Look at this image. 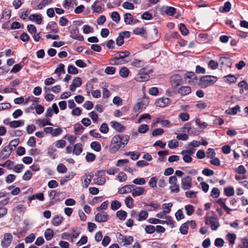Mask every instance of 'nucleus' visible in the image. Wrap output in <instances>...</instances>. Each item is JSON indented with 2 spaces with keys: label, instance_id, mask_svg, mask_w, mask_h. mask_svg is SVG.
Here are the masks:
<instances>
[{
  "label": "nucleus",
  "instance_id": "1",
  "mask_svg": "<svg viewBox=\"0 0 248 248\" xmlns=\"http://www.w3.org/2000/svg\"><path fill=\"white\" fill-rule=\"evenodd\" d=\"M217 80V78L215 76H205L201 78L199 80V85L201 88H205L210 86Z\"/></svg>",
  "mask_w": 248,
  "mask_h": 248
},
{
  "label": "nucleus",
  "instance_id": "2",
  "mask_svg": "<svg viewBox=\"0 0 248 248\" xmlns=\"http://www.w3.org/2000/svg\"><path fill=\"white\" fill-rule=\"evenodd\" d=\"M122 142V141H121L120 136L117 135L114 136L111 141L109 146V152L111 153H114L121 147H123Z\"/></svg>",
  "mask_w": 248,
  "mask_h": 248
},
{
  "label": "nucleus",
  "instance_id": "3",
  "mask_svg": "<svg viewBox=\"0 0 248 248\" xmlns=\"http://www.w3.org/2000/svg\"><path fill=\"white\" fill-rule=\"evenodd\" d=\"M205 223L207 225H210L213 231L217 230L220 225L217 216L206 217Z\"/></svg>",
  "mask_w": 248,
  "mask_h": 248
},
{
  "label": "nucleus",
  "instance_id": "4",
  "mask_svg": "<svg viewBox=\"0 0 248 248\" xmlns=\"http://www.w3.org/2000/svg\"><path fill=\"white\" fill-rule=\"evenodd\" d=\"M68 31L70 33V37L72 38L80 41L84 40L83 36L79 34L78 29L77 26L69 27Z\"/></svg>",
  "mask_w": 248,
  "mask_h": 248
},
{
  "label": "nucleus",
  "instance_id": "5",
  "mask_svg": "<svg viewBox=\"0 0 248 248\" xmlns=\"http://www.w3.org/2000/svg\"><path fill=\"white\" fill-rule=\"evenodd\" d=\"M118 242L120 244L124 243V245H129L133 241V237L132 236H124L120 233H117Z\"/></svg>",
  "mask_w": 248,
  "mask_h": 248
},
{
  "label": "nucleus",
  "instance_id": "6",
  "mask_svg": "<svg viewBox=\"0 0 248 248\" xmlns=\"http://www.w3.org/2000/svg\"><path fill=\"white\" fill-rule=\"evenodd\" d=\"M152 72V71L150 70L148 72H145L144 68H141L140 70V72L138 73L135 78V79L139 82H144L147 81L150 77L149 73Z\"/></svg>",
  "mask_w": 248,
  "mask_h": 248
},
{
  "label": "nucleus",
  "instance_id": "7",
  "mask_svg": "<svg viewBox=\"0 0 248 248\" xmlns=\"http://www.w3.org/2000/svg\"><path fill=\"white\" fill-rule=\"evenodd\" d=\"M13 239V236L10 233H6L4 234L3 238L1 242V246L3 248H8Z\"/></svg>",
  "mask_w": 248,
  "mask_h": 248
},
{
  "label": "nucleus",
  "instance_id": "8",
  "mask_svg": "<svg viewBox=\"0 0 248 248\" xmlns=\"http://www.w3.org/2000/svg\"><path fill=\"white\" fill-rule=\"evenodd\" d=\"M14 150L13 148H10V146L7 145L1 150L0 153V157L2 160L7 159L9 157L11 153Z\"/></svg>",
  "mask_w": 248,
  "mask_h": 248
},
{
  "label": "nucleus",
  "instance_id": "9",
  "mask_svg": "<svg viewBox=\"0 0 248 248\" xmlns=\"http://www.w3.org/2000/svg\"><path fill=\"white\" fill-rule=\"evenodd\" d=\"M192 186V178L189 176H186L182 179L181 187L184 190L189 189Z\"/></svg>",
  "mask_w": 248,
  "mask_h": 248
},
{
  "label": "nucleus",
  "instance_id": "10",
  "mask_svg": "<svg viewBox=\"0 0 248 248\" xmlns=\"http://www.w3.org/2000/svg\"><path fill=\"white\" fill-rule=\"evenodd\" d=\"M109 218V215L107 213L102 212L97 213L95 217V221L98 222H107Z\"/></svg>",
  "mask_w": 248,
  "mask_h": 248
},
{
  "label": "nucleus",
  "instance_id": "11",
  "mask_svg": "<svg viewBox=\"0 0 248 248\" xmlns=\"http://www.w3.org/2000/svg\"><path fill=\"white\" fill-rule=\"evenodd\" d=\"M185 79L186 80L188 79L187 82L191 85L194 84L198 80V78L194 72H187L186 73Z\"/></svg>",
  "mask_w": 248,
  "mask_h": 248
},
{
  "label": "nucleus",
  "instance_id": "12",
  "mask_svg": "<svg viewBox=\"0 0 248 248\" xmlns=\"http://www.w3.org/2000/svg\"><path fill=\"white\" fill-rule=\"evenodd\" d=\"M182 81V78L179 75H174L170 77V82L173 88L179 86Z\"/></svg>",
  "mask_w": 248,
  "mask_h": 248
},
{
  "label": "nucleus",
  "instance_id": "13",
  "mask_svg": "<svg viewBox=\"0 0 248 248\" xmlns=\"http://www.w3.org/2000/svg\"><path fill=\"white\" fill-rule=\"evenodd\" d=\"M102 5L99 0H96L92 5V9L93 13H101L103 12Z\"/></svg>",
  "mask_w": 248,
  "mask_h": 248
},
{
  "label": "nucleus",
  "instance_id": "14",
  "mask_svg": "<svg viewBox=\"0 0 248 248\" xmlns=\"http://www.w3.org/2000/svg\"><path fill=\"white\" fill-rule=\"evenodd\" d=\"M170 103V99L169 98L162 97L156 101L155 104L157 106L163 108L167 106Z\"/></svg>",
  "mask_w": 248,
  "mask_h": 248
},
{
  "label": "nucleus",
  "instance_id": "15",
  "mask_svg": "<svg viewBox=\"0 0 248 248\" xmlns=\"http://www.w3.org/2000/svg\"><path fill=\"white\" fill-rule=\"evenodd\" d=\"M132 188V196L134 197H136L137 196H139L142 195L145 191L144 187L140 186L138 187L136 186L135 185H134V187Z\"/></svg>",
  "mask_w": 248,
  "mask_h": 248
},
{
  "label": "nucleus",
  "instance_id": "16",
  "mask_svg": "<svg viewBox=\"0 0 248 248\" xmlns=\"http://www.w3.org/2000/svg\"><path fill=\"white\" fill-rule=\"evenodd\" d=\"M134 187V185H127L122 187L118 191V193L120 194H124L132 192L133 188Z\"/></svg>",
  "mask_w": 248,
  "mask_h": 248
},
{
  "label": "nucleus",
  "instance_id": "17",
  "mask_svg": "<svg viewBox=\"0 0 248 248\" xmlns=\"http://www.w3.org/2000/svg\"><path fill=\"white\" fill-rule=\"evenodd\" d=\"M110 124L113 128L119 132H122L125 129L124 126L117 122L112 121L110 123Z\"/></svg>",
  "mask_w": 248,
  "mask_h": 248
},
{
  "label": "nucleus",
  "instance_id": "18",
  "mask_svg": "<svg viewBox=\"0 0 248 248\" xmlns=\"http://www.w3.org/2000/svg\"><path fill=\"white\" fill-rule=\"evenodd\" d=\"M191 92V88L189 86H182L178 91V93L182 95H186L190 93Z\"/></svg>",
  "mask_w": 248,
  "mask_h": 248
},
{
  "label": "nucleus",
  "instance_id": "19",
  "mask_svg": "<svg viewBox=\"0 0 248 248\" xmlns=\"http://www.w3.org/2000/svg\"><path fill=\"white\" fill-rule=\"evenodd\" d=\"M29 19L32 21H35L37 24H41L42 19L41 16L38 14H32L29 17Z\"/></svg>",
  "mask_w": 248,
  "mask_h": 248
},
{
  "label": "nucleus",
  "instance_id": "20",
  "mask_svg": "<svg viewBox=\"0 0 248 248\" xmlns=\"http://www.w3.org/2000/svg\"><path fill=\"white\" fill-rule=\"evenodd\" d=\"M221 65H226L228 67H231L232 64L231 60L226 57H221L219 60Z\"/></svg>",
  "mask_w": 248,
  "mask_h": 248
},
{
  "label": "nucleus",
  "instance_id": "21",
  "mask_svg": "<svg viewBox=\"0 0 248 248\" xmlns=\"http://www.w3.org/2000/svg\"><path fill=\"white\" fill-rule=\"evenodd\" d=\"M82 151V145L78 143H77L75 146L73 150V153L76 155H79Z\"/></svg>",
  "mask_w": 248,
  "mask_h": 248
},
{
  "label": "nucleus",
  "instance_id": "22",
  "mask_svg": "<svg viewBox=\"0 0 248 248\" xmlns=\"http://www.w3.org/2000/svg\"><path fill=\"white\" fill-rule=\"evenodd\" d=\"M24 124L23 120L13 121L9 123L10 126L12 128H16Z\"/></svg>",
  "mask_w": 248,
  "mask_h": 248
},
{
  "label": "nucleus",
  "instance_id": "23",
  "mask_svg": "<svg viewBox=\"0 0 248 248\" xmlns=\"http://www.w3.org/2000/svg\"><path fill=\"white\" fill-rule=\"evenodd\" d=\"M62 220L63 217H62L57 215L53 218L52 223L53 225L58 226L62 223Z\"/></svg>",
  "mask_w": 248,
  "mask_h": 248
},
{
  "label": "nucleus",
  "instance_id": "24",
  "mask_svg": "<svg viewBox=\"0 0 248 248\" xmlns=\"http://www.w3.org/2000/svg\"><path fill=\"white\" fill-rule=\"evenodd\" d=\"M225 81L229 84L233 83L236 82V77L232 75H229L224 77Z\"/></svg>",
  "mask_w": 248,
  "mask_h": 248
},
{
  "label": "nucleus",
  "instance_id": "25",
  "mask_svg": "<svg viewBox=\"0 0 248 248\" xmlns=\"http://www.w3.org/2000/svg\"><path fill=\"white\" fill-rule=\"evenodd\" d=\"M124 21L126 24H131L133 20V16L130 13H126L124 15Z\"/></svg>",
  "mask_w": 248,
  "mask_h": 248
},
{
  "label": "nucleus",
  "instance_id": "26",
  "mask_svg": "<svg viewBox=\"0 0 248 248\" xmlns=\"http://www.w3.org/2000/svg\"><path fill=\"white\" fill-rule=\"evenodd\" d=\"M231 8V3L227 1L225 3L224 6L220 7L219 11L220 12H228L230 11Z\"/></svg>",
  "mask_w": 248,
  "mask_h": 248
},
{
  "label": "nucleus",
  "instance_id": "27",
  "mask_svg": "<svg viewBox=\"0 0 248 248\" xmlns=\"http://www.w3.org/2000/svg\"><path fill=\"white\" fill-rule=\"evenodd\" d=\"M148 217V213L145 210L141 211L139 214L138 220L140 221L145 220Z\"/></svg>",
  "mask_w": 248,
  "mask_h": 248
},
{
  "label": "nucleus",
  "instance_id": "28",
  "mask_svg": "<svg viewBox=\"0 0 248 248\" xmlns=\"http://www.w3.org/2000/svg\"><path fill=\"white\" fill-rule=\"evenodd\" d=\"M53 234V231L51 229H46L44 234L46 239L48 241L51 240L52 238Z\"/></svg>",
  "mask_w": 248,
  "mask_h": 248
},
{
  "label": "nucleus",
  "instance_id": "29",
  "mask_svg": "<svg viewBox=\"0 0 248 248\" xmlns=\"http://www.w3.org/2000/svg\"><path fill=\"white\" fill-rule=\"evenodd\" d=\"M91 147L96 152H99L101 149L100 144L97 141H93L91 143Z\"/></svg>",
  "mask_w": 248,
  "mask_h": 248
},
{
  "label": "nucleus",
  "instance_id": "30",
  "mask_svg": "<svg viewBox=\"0 0 248 248\" xmlns=\"http://www.w3.org/2000/svg\"><path fill=\"white\" fill-rule=\"evenodd\" d=\"M133 33L136 35L144 36L146 32L143 28H137L133 30Z\"/></svg>",
  "mask_w": 248,
  "mask_h": 248
},
{
  "label": "nucleus",
  "instance_id": "31",
  "mask_svg": "<svg viewBox=\"0 0 248 248\" xmlns=\"http://www.w3.org/2000/svg\"><path fill=\"white\" fill-rule=\"evenodd\" d=\"M172 204L171 203L163 204L162 206L163 213L164 214H167L170 213V208L172 207Z\"/></svg>",
  "mask_w": 248,
  "mask_h": 248
},
{
  "label": "nucleus",
  "instance_id": "32",
  "mask_svg": "<svg viewBox=\"0 0 248 248\" xmlns=\"http://www.w3.org/2000/svg\"><path fill=\"white\" fill-rule=\"evenodd\" d=\"M165 13L170 16H172L176 12V9L174 7L170 6H167L164 11Z\"/></svg>",
  "mask_w": 248,
  "mask_h": 248
},
{
  "label": "nucleus",
  "instance_id": "33",
  "mask_svg": "<svg viewBox=\"0 0 248 248\" xmlns=\"http://www.w3.org/2000/svg\"><path fill=\"white\" fill-rule=\"evenodd\" d=\"M56 25V23L55 22H51L48 24L46 26V29L47 30H50L52 32L57 33L59 31V30L58 28L54 29V26Z\"/></svg>",
  "mask_w": 248,
  "mask_h": 248
},
{
  "label": "nucleus",
  "instance_id": "34",
  "mask_svg": "<svg viewBox=\"0 0 248 248\" xmlns=\"http://www.w3.org/2000/svg\"><path fill=\"white\" fill-rule=\"evenodd\" d=\"M127 213L123 210H119L116 213V216L117 217L120 219V220H124L126 217H127Z\"/></svg>",
  "mask_w": 248,
  "mask_h": 248
},
{
  "label": "nucleus",
  "instance_id": "35",
  "mask_svg": "<svg viewBox=\"0 0 248 248\" xmlns=\"http://www.w3.org/2000/svg\"><path fill=\"white\" fill-rule=\"evenodd\" d=\"M125 203L128 208H132L134 206V200L131 197H127L125 199Z\"/></svg>",
  "mask_w": 248,
  "mask_h": 248
},
{
  "label": "nucleus",
  "instance_id": "36",
  "mask_svg": "<svg viewBox=\"0 0 248 248\" xmlns=\"http://www.w3.org/2000/svg\"><path fill=\"white\" fill-rule=\"evenodd\" d=\"M119 73L121 77L126 78L128 76L129 71L126 67H123L120 69Z\"/></svg>",
  "mask_w": 248,
  "mask_h": 248
},
{
  "label": "nucleus",
  "instance_id": "37",
  "mask_svg": "<svg viewBox=\"0 0 248 248\" xmlns=\"http://www.w3.org/2000/svg\"><path fill=\"white\" fill-rule=\"evenodd\" d=\"M240 110V107L238 105H236L234 107L230 108L228 110H226V112L227 113L231 115H235L237 113V111Z\"/></svg>",
  "mask_w": 248,
  "mask_h": 248
},
{
  "label": "nucleus",
  "instance_id": "38",
  "mask_svg": "<svg viewBox=\"0 0 248 248\" xmlns=\"http://www.w3.org/2000/svg\"><path fill=\"white\" fill-rule=\"evenodd\" d=\"M97 178L94 179V183L98 185H102L106 182V179L105 177L98 176Z\"/></svg>",
  "mask_w": 248,
  "mask_h": 248
},
{
  "label": "nucleus",
  "instance_id": "39",
  "mask_svg": "<svg viewBox=\"0 0 248 248\" xmlns=\"http://www.w3.org/2000/svg\"><path fill=\"white\" fill-rule=\"evenodd\" d=\"M224 191L225 195L227 196H232L234 194V191L232 187H226L224 188Z\"/></svg>",
  "mask_w": 248,
  "mask_h": 248
},
{
  "label": "nucleus",
  "instance_id": "40",
  "mask_svg": "<svg viewBox=\"0 0 248 248\" xmlns=\"http://www.w3.org/2000/svg\"><path fill=\"white\" fill-rule=\"evenodd\" d=\"M242 244L238 246V248H248V238L245 237L241 240Z\"/></svg>",
  "mask_w": 248,
  "mask_h": 248
},
{
  "label": "nucleus",
  "instance_id": "41",
  "mask_svg": "<svg viewBox=\"0 0 248 248\" xmlns=\"http://www.w3.org/2000/svg\"><path fill=\"white\" fill-rule=\"evenodd\" d=\"M74 175L75 174L74 173L65 175L60 181V184L61 185H63L65 182L71 179L74 176Z\"/></svg>",
  "mask_w": 248,
  "mask_h": 248
},
{
  "label": "nucleus",
  "instance_id": "42",
  "mask_svg": "<svg viewBox=\"0 0 248 248\" xmlns=\"http://www.w3.org/2000/svg\"><path fill=\"white\" fill-rule=\"evenodd\" d=\"M121 206V203L118 201H113L111 204V208L113 210H116Z\"/></svg>",
  "mask_w": 248,
  "mask_h": 248
},
{
  "label": "nucleus",
  "instance_id": "43",
  "mask_svg": "<svg viewBox=\"0 0 248 248\" xmlns=\"http://www.w3.org/2000/svg\"><path fill=\"white\" fill-rule=\"evenodd\" d=\"M111 19L113 21L118 23L120 20V16L117 12H113L111 15Z\"/></svg>",
  "mask_w": 248,
  "mask_h": 248
},
{
  "label": "nucleus",
  "instance_id": "44",
  "mask_svg": "<svg viewBox=\"0 0 248 248\" xmlns=\"http://www.w3.org/2000/svg\"><path fill=\"white\" fill-rule=\"evenodd\" d=\"M188 227L187 223H183L180 228V232L183 234H186L187 233Z\"/></svg>",
  "mask_w": 248,
  "mask_h": 248
},
{
  "label": "nucleus",
  "instance_id": "45",
  "mask_svg": "<svg viewBox=\"0 0 248 248\" xmlns=\"http://www.w3.org/2000/svg\"><path fill=\"white\" fill-rule=\"evenodd\" d=\"M118 53H119V56L117 57V60H120V61L128 56L130 54L128 51H121Z\"/></svg>",
  "mask_w": 248,
  "mask_h": 248
},
{
  "label": "nucleus",
  "instance_id": "46",
  "mask_svg": "<svg viewBox=\"0 0 248 248\" xmlns=\"http://www.w3.org/2000/svg\"><path fill=\"white\" fill-rule=\"evenodd\" d=\"M35 198H36V199H37L41 201H43L44 199L43 193H39L38 194H36L35 195H33L31 197H29V199L30 201H31L32 200H33Z\"/></svg>",
  "mask_w": 248,
  "mask_h": 248
},
{
  "label": "nucleus",
  "instance_id": "47",
  "mask_svg": "<svg viewBox=\"0 0 248 248\" xmlns=\"http://www.w3.org/2000/svg\"><path fill=\"white\" fill-rule=\"evenodd\" d=\"M185 208L187 215L190 216L194 213V208L193 205H187L185 206Z\"/></svg>",
  "mask_w": 248,
  "mask_h": 248
},
{
  "label": "nucleus",
  "instance_id": "48",
  "mask_svg": "<svg viewBox=\"0 0 248 248\" xmlns=\"http://www.w3.org/2000/svg\"><path fill=\"white\" fill-rule=\"evenodd\" d=\"M96 158L95 155L93 153H88L86 156V159L87 162H90L93 161Z\"/></svg>",
  "mask_w": 248,
  "mask_h": 248
},
{
  "label": "nucleus",
  "instance_id": "49",
  "mask_svg": "<svg viewBox=\"0 0 248 248\" xmlns=\"http://www.w3.org/2000/svg\"><path fill=\"white\" fill-rule=\"evenodd\" d=\"M35 238V235L33 233H31L25 238V242L27 244L31 243L34 240Z\"/></svg>",
  "mask_w": 248,
  "mask_h": 248
},
{
  "label": "nucleus",
  "instance_id": "50",
  "mask_svg": "<svg viewBox=\"0 0 248 248\" xmlns=\"http://www.w3.org/2000/svg\"><path fill=\"white\" fill-rule=\"evenodd\" d=\"M116 68L112 66H108L105 70V73L108 75H113L115 73Z\"/></svg>",
  "mask_w": 248,
  "mask_h": 248
},
{
  "label": "nucleus",
  "instance_id": "51",
  "mask_svg": "<svg viewBox=\"0 0 248 248\" xmlns=\"http://www.w3.org/2000/svg\"><path fill=\"white\" fill-rule=\"evenodd\" d=\"M164 132V131L162 128H156L153 130L152 132V135L154 137H156L162 135Z\"/></svg>",
  "mask_w": 248,
  "mask_h": 248
},
{
  "label": "nucleus",
  "instance_id": "52",
  "mask_svg": "<svg viewBox=\"0 0 248 248\" xmlns=\"http://www.w3.org/2000/svg\"><path fill=\"white\" fill-rule=\"evenodd\" d=\"M120 139L121 141H122L123 148H124L127 144L129 140V137L128 135H124L122 137L120 136Z\"/></svg>",
  "mask_w": 248,
  "mask_h": 248
},
{
  "label": "nucleus",
  "instance_id": "53",
  "mask_svg": "<svg viewBox=\"0 0 248 248\" xmlns=\"http://www.w3.org/2000/svg\"><path fill=\"white\" fill-rule=\"evenodd\" d=\"M238 86L241 89H243L245 91L248 90V84L246 80H242L238 84Z\"/></svg>",
  "mask_w": 248,
  "mask_h": 248
},
{
  "label": "nucleus",
  "instance_id": "54",
  "mask_svg": "<svg viewBox=\"0 0 248 248\" xmlns=\"http://www.w3.org/2000/svg\"><path fill=\"white\" fill-rule=\"evenodd\" d=\"M148 129L149 126L147 124H142L139 127L138 132L140 133H145Z\"/></svg>",
  "mask_w": 248,
  "mask_h": 248
},
{
  "label": "nucleus",
  "instance_id": "55",
  "mask_svg": "<svg viewBox=\"0 0 248 248\" xmlns=\"http://www.w3.org/2000/svg\"><path fill=\"white\" fill-rule=\"evenodd\" d=\"M168 146L170 149H174L178 147L179 143L175 140H171L169 141Z\"/></svg>",
  "mask_w": 248,
  "mask_h": 248
},
{
  "label": "nucleus",
  "instance_id": "56",
  "mask_svg": "<svg viewBox=\"0 0 248 248\" xmlns=\"http://www.w3.org/2000/svg\"><path fill=\"white\" fill-rule=\"evenodd\" d=\"M179 30L181 33L184 35H186L188 33V31L186 28L185 25L183 23H181L180 24Z\"/></svg>",
  "mask_w": 248,
  "mask_h": 248
},
{
  "label": "nucleus",
  "instance_id": "57",
  "mask_svg": "<svg viewBox=\"0 0 248 248\" xmlns=\"http://www.w3.org/2000/svg\"><path fill=\"white\" fill-rule=\"evenodd\" d=\"M67 71L68 73L72 74H77L78 72V69L73 65L68 66Z\"/></svg>",
  "mask_w": 248,
  "mask_h": 248
},
{
  "label": "nucleus",
  "instance_id": "58",
  "mask_svg": "<svg viewBox=\"0 0 248 248\" xmlns=\"http://www.w3.org/2000/svg\"><path fill=\"white\" fill-rule=\"evenodd\" d=\"M228 240L230 243L232 245H233L235 243L236 239V235L234 233H229L227 235Z\"/></svg>",
  "mask_w": 248,
  "mask_h": 248
},
{
  "label": "nucleus",
  "instance_id": "59",
  "mask_svg": "<svg viewBox=\"0 0 248 248\" xmlns=\"http://www.w3.org/2000/svg\"><path fill=\"white\" fill-rule=\"evenodd\" d=\"M133 183L135 185H142L145 184L146 181L143 178H136L133 180Z\"/></svg>",
  "mask_w": 248,
  "mask_h": 248
},
{
  "label": "nucleus",
  "instance_id": "60",
  "mask_svg": "<svg viewBox=\"0 0 248 248\" xmlns=\"http://www.w3.org/2000/svg\"><path fill=\"white\" fill-rule=\"evenodd\" d=\"M220 195V191L219 189L217 187H214L211 191V195L213 198H217Z\"/></svg>",
  "mask_w": 248,
  "mask_h": 248
},
{
  "label": "nucleus",
  "instance_id": "61",
  "mask_svg": "<svg viewBox=\"0 0 248 248\" xmlns=\"http://www.w3.org/2000/svg\"><path fill=\"white\" fill-rule=\"evenodd\" d=\"M100 131L102 133H107L108 131V125L106 123H103L99 128Z\"/></svg>",
  "mask_w": 248,
  "mask_h": 248
},
{
  "label": "nucleus",
  "instance_id": "62",
  "mask_svg": "<svg viewBox=\"0 0 248 248\" xmlns=\"http://www.w3.org/2000/svg\"><path fill=\"white\" fill-rule=\"evenodd\" d=\"M32 175V174L30 170H28L23 175V179L25 181H28L31 179Z\"/></svg>",
  "mask_w": 248,
  "mask_h": 248
},
{
  "label": "nucleus",
  "instance_id": "63",
  "mask_svg": "<svg viewBox=\"0 0 248 248\" xmlns=\"http://www.w3.org/2000/svg\"><path fill=\"white\" fill-rule=\"evenodd\" d=\"M72 84L76 86L77 87H78L81 85L82 80L79 77L75 78L72 82Z\"/></svg>",
  "mask_w": 248,
  "mask_h": 248
},
{
  "label": "nucleus",
  "instance_id": "64",
  "mask_svg": "<svg viewBox=\"0 0 248 248\" xmlns=\"http://www.w3.org/2000/svg\"><path fill=\"white\" fill-rule=\"evenodd\" d=\"M155 230V228L153 225H147L145 228L146 232L149 234L153 233Z\"/></svg>",
  "mask_w": 248,
  "mask_h": 248
}]
</instances>
